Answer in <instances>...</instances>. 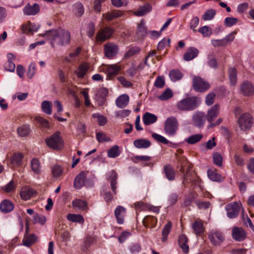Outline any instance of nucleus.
I'll return each mask as SVG.
<instances>
[{"instance_id":"obj_1","label":"nucleus","mask_w":254,"mask_h":254,"mask_svg":"<svg viewBox=\"0 0 254 254\" xmlns=\"http://www.w3.org/2000/svg\"><path fill=\"white\" fill-rule=\"evenodd\" d=\"M43 37L47 38L53 47L57 44L64 46L69 44L70 34L69 31L61 28L46 31L44 34L40 35Z\"/></svg>"},{"instance_id":"obj_2","label":"nucleus","mask_w":254,"mask_h":254,"mask_svg":"<svg viewBox=\"0 0 254 254\" xmlns=\"http://www.w3.org/2000/svg\"><path fill=\"white\" fill-rule=\"evenodd\" d=\"M201 102L200 98L192 96L182 99L177 104V108L182 111H190L197 108Z\"/></svg>"},{"instance_id":"obj_3","label":"nucleus","mask_w":254,"mask_h":254,"mask_svg":"<svg viewBox=\"0 0 254 254\" xmlns=\"http://www.w3.org/2000/svg\"><path fill=\"white\" fill-rule=\"evenodd\" d=\"M178 123L174 117L168 118L165 123L164 130L166 134L170 136H174L178 129Z\"/></svg>"},{"instance_id":"obj_4","label":"nucleus","mask_w":254,"mask_h":254,"mask_svg":"<svg viewBox=\"0 0 254 254\" xmlns=\"http://www.w3.org/2000/svg\"><path fill=\"white\" fill-rule=\"evenodd\" d=\"M59 133V132H56L45 139L46 144L49 147L55 150H60L63 147V141Z\"/></svg>"},{"instance_id":"obj_5","label":"nucleus","mask_w":254,"mask_h":254,"mask_svg":"<svg viewBox=\"0 0 254 254\" xmlns=\"http://www.w3.org/2000/svg\"><path fill=\"white\" fill-rule=\"evenodd\" d=\"M192 87L195 91L203 92L209 89L210 86L204 79L199 76H195L192 79Z\"/></svg>"},{"instance_id":"obj_6","label":"nucleus","mask_w":254,"mask_h":254,"mask_svg":"<svg viewBox=\"0 0 254 254\" xmlns=\"http://www.w3.org/2000/svg\"><path fill=\"white\" fill-rule=\"evenodd\" d=\"M238 124L241 129L243 130L250 129L253 124V119L251 115L248 113L242 114L238 120Z\"/></svg>"},{"instance_id":"obj_7","label":"nucleus","mask_w":254,"mask_h":254,"mask_svg":"<svg viewBox=\"0 0 254 254\" xmlns=\"http://www.w3.org/2000/svg\"><path fill=\"white\" fill-rule=\"evenodd\" d=\"M242 205L237 202H233L226 205L227 215L230 218L236 217L239 213Z\"/></svg>"},{"instance_id":"obj_8","label":"nucleus","mask_w":254,"mask_h":254,"mask_svg":"<svg viewBox=\"0 0 254 254\" xmlns=\"http://www.w3.org/2000/svg\"><path fill=\"white\" fill-rule=\"evenodd\" d=\"M105 55L107 58L112 59L116 57L119 52L118 46L112 42H108L104 46Z\"/></svg>"},{"instance_id":"obj_9","label":"nucleus","mask_w":254,"mask_h":254,"mask_svg":"<svg viewBox=\"0 0 254 254\" xmlns=\"http://www.w3.org/2000/svg\"><path fill=\"white\" fill-rule=\"evenodd\" d=\"M114 30L109 27L101 28L96 34V41L104 42L109 39L113 34Z\"/></svg>"},{"instance_id":"obj_10","label":"nucleus","mask_w":254,"mask_h":254,"mask_svg":"<svg viewBox=\"0 0 254 254\" xmlns=\"http://www.w3.org/2000/svg\"><path fill=\"white\" fill-rule=\"evenodd\" d=\"M208 237L210 242L214 246L220 245L224 240L223 233L217 230L211 231Z\"/></svg>"},{"instance_id":"obj_11","label":"nucleus","mask_w":254,"mask_h":254,"mask_svg":"<svg viewBox=\"0 0 254 254\" xmlns=\"http://www.w3.org/2000/svg\"><path fill=\"white\" fill-rule=\"evenodd\" d=\"M193 124L197 127H202L206 121V115L202 112H196L192 117Z\"/></svg>"},{"instance_id":"obj_12","label":"nucleus","mask_w":254,"mask_h":254,"mask_svg":"<svg viewBox=\"0 0 254 254\" xmlns=\"http://www.w3.org/2000/svg\"><path fill=\"white\" fill-rule=\"evenodd\" d=\"M108 94V90L107 88L103 87L99 89L97 94H96V101L98 102L99 106H103L106 104V98Z\"/></svg>"},{"instance_id":"obj_13","label":"nucleus","mask_w":254,"mask_h":254,"mask_svg":"<svg viewBox=\"0 0 254 254\" xmlns=\"http://www.w3.org/2000/svg\"><path fill=\"white\" fill-rule=\"evenodd\" d=\"M88 171H82L74 179V186L77 189L81 188L83 186L86 178L88 176Z\"/></svg>"},{"instance_id":"obj_14","label":"nucleus","mask_w":254,"mask_h":254,"mask_svg":"<svg viewBox=\"0 0 254 254\" xmlns=\"http://www.w3.org/2000/svg\"><path fill=\"white\" fill-rule=\"evenodd\" d=\"M118 174L115 170H112L108 174V180L110 181L112 191L115 194H117Z\"/></svg>"},{"instance_id":"obj_15","label":"nucleus","mask_w":254,"mask_h":254,"mask_svg":"<svg viewBox=\"0 0 254 254\" xmlns=\"http://www.w3.org/2000/svg\"><path fill=\"white\" fill-rule=\"evenodd\" d=\"M219 113V106L215 104L208 110L206 115V120L209 123V124L212 122Z\"/></svg>"},{"instance_id":"obj_16","label":"nucleus","mask_w":254,"mask_h":254,"mask_svg":"<svg viewBox=\"0 0 254 254\" xmlns=\"http://www.w3.org/2000/svg\"><path fill=\"white\" fill-rule=\"evenodd\" d=\"M232 235L234 240L240 242L245 239L246 233L243 228L235 227L232 230Z\"/></svg>"},{"instance_id":"obj_17","label":"nucleus","mask_w":254,"mask_h":254,"mask_svg":"<svg viewBox=\"0 0 254 254\" xmlns=\"http://www.w3.org/2000/svg\"><path fill=\"white\" fill-rule=\"evenodd\" d=\"M163 174L165 177L170 181H173L175 179L176 173L173 167L170 165H166L163 169Z\"/></svg>"},{"instance_id":"obj_18","label":"nucleus","mask_w":254,"mask_h":254,"mask_svg":"<svg viewBox=\"0 0 254 254\" xmlns=\"http://www.w3.org/2000/svg\"><path fill=\"white\" fill-rule=\"evenodd\" d=\"M126 209L122 206H118L115 210V215L119 224H123L124 221V216Z\"/></svg>"},{"instance_id":"obj_19","label":"nucleus","mask_w":254,"mask_h":254,"mask_svg":"<svg viewBox=\"0 0 254 254\" xmlns=\"http://www.w3.org/2000/svg\"><path fill=\"white\" fill-rule=\"evenodd\" d=\"M13 209L14 205L9 200L4 199L0 204V210L3 213H8L12 211Z\"/></svg>"},{"instance_id":"obj_20","label":"nucleus","mask_w":254,"mask_h":254,"mask_svg":"<svg viewBox=\"0 0 254 254\" xmlns=\"http://www.w3.org/2000/svg\"><path fill=\"white\" fill-rule=\"evenodd\" d=\"M129 96L127 94H124L119 96L116 100V106L120 108L126 107L129 102Z\"/></svg>"},{"instance_id":"obj_21","label":"nucleus","mask_w":254,"mask_h":254,"mask_svg":"<svg viewBox=\"0 0 254 254\" xmlns=\"http://www.w3.org/2000/svg\"><path fill=\"white\" fill-rule=\"evenodd\" d=\"M39 11V6L37 3H34L32 5L27 4L23 8V12L27 15H35Z\"/></svg>"},{"instance_id":"obj_22","label":"nucleus","mask_w":254,"mask_h":254,"mask_svg":"<svg viewBox=\"0 0 254 254\" xmlns=\"http://www.w3.org/2000/svg\"><path fill=\"white\" fill-rule=\"evenodd\" d=\"M178 242L183 252L185 254H188L189 252V246L188 244V239L187 236L184 234L180 235L179 238Z\"/></svg>"},{"instance_id":"obj_23","label":"nucleus","mask_w":254,"mask_h":254,"mask_svg":"<svg viewBox=\"0 0 254 254\" xmlns=\"http://www.w3.org/2000/svg\"><path fill=\"white\" fill-rule=\"evenodd\" d=\"M199 53L198 50L194 47H190L184 55L186 61H190L196 58Z\"/></svg>"},{"instance_id":"obj_24","label":"nucleus","mask_w":254,"mask_h":254,"mask_svg":"<svg viewBox=\"0 0 254 254\" xmlns=\"http://www.w3.org/2000/svg\"><path fill=\"white\" fill-rule=\"evenodd\" d=\"M242 92L246 96L252 95L254 94V88L252 84L249 82H244L241 87Z\"/></svg>"},{"instance_id":"obj_25","label":"nucleus","mask_w":254,"mask_h":254,"mask_svg":"<svg viewBox=\"0 0 254 254\" xmlns=\"http://www.w3.org/2000/svg\"><path fill=\"white\" fill-rule=\"evenodd\" d=\"M101 195L103 197L105 201L109 203L112 201L114 198V195H115L113 192V193L109 190L108 186H105L103 188L101 191Z\"/></svg>"},{"instance_id":"obj_26","label":"nucleus","mask_w":254,"mask_h":254,"mask_svg":"<svg viewBox=\"0 0 254 254\" xmlns=\"http://www.w3.org/2000/svg\"><path fill=\"white\" fill-rule=\"evenodd\" d=\"M142 120L144 125L148 126L155 123L157 120V117L154 114L146 112L144 114Z\"/></svg>"},{"instance_id":"obj_27","label":"nucleus","mask_w":254,"mask_h":254,"mask_svg":"<svg viewBox=\"0 0 254 254\" xmlns=\"http://www.w3.org/2000/svg\"><path fill=\"white\" fill-rule=\"evenodd\" d=\"M36 193L34 190L30 188H23L20 192V196L22 199L27 200L29 199Z\"/></svg>"},{"instance_id":"obj_28","label":"nucleus","mask_w":254,"mask_h":254,"mask_svg":"<svg viewBox=\"0 0 254 254\" xmlns=\"http://www.w3.org/2000/svg\"><path fill=\"white\" fill-rule=\"evenodd\" d=\"M133 144L137 148H147L149 147L151 144L150 141L145 139H138L135 140Z\"/></svg>"},{"instance_id":"obj_29","label":"nucleus","mask_w":254,"mask_h":254,"mask_svg":"<svg viewBox=\"0 0 254 254\" xmlns=\"http://www.w3.org/2000/svg\"><path fill=\"white\" fill-rule=\"evenodd\" d=\"M151 9V5L149 3H146L140 6L137 11L134 12V14L137 16H142L150 12Z\"/></svg>"},{"instance_id":"obj_30","label":"nucleus","mask_w":254,"mask_h":254,"mask_svg":"<svg viewBox=\"0 0 254 254\" xmlns=\"http://www.w3.org/2000/svg\"><path fill=\"white\" fill-rule=\"evenodd\" d=\"M67 219L72 222H76L82 224L84 222L83 216L80 214L69 213L66 216Z\"/></svg>"},{"instance_id":"obj_31","label":"nucleus","mask_w":254,"mask_h":254,"mask_svg":"<svg viewBox=\"0 0 254 254\" xmlns=\"http://www.w3.org/2000/svg\"><path fill=\"white\" fill-rule=\"evenodd\" d=\"M157 219L155 217L151 216H145L143 221L142 223L144 227H148L150 224L152 227H154L156 225Z\"/></svg>"},{"instance_id":"obj_32","label":"nucleus","mask_w":254,"mask_h":254,"mask_svg":"<svg viewBox=\"0 0 254 254\" xmlns=\"http://www.w3.org/2000/svg\"><path fill=\"white\" fill-rule=\"evenodd\" d=\"M23 159V155L20 153H15L11 157L10 163L14 167L19 166Z\"/></svg>"},{"instance_id":"obj_33","label":"nucleus","mask_w":254,"mask_h":254,"mask_svg":"<svg viewBox=\"0 0 254 254\" xmlns=\"http://www.w3.org/2000/svg\"><path fill=\"white\" fill-rule=\"evenodd\" d=\"M229 77L231 85L234 86L237 81V72L234 67H231L229 69Z\"/></svg>"},{"instance_id":"obj_34","label":"nucleus","mask_w":254,"mask_h":254,"mask_svg":"<svg viewBox=\"0 0 254 254\" xmlns=\"http://www.w3.org/2000/svg\"><path fill=\"white\" fill-rule=\"evenodd\" d=\"M140 51V48L137 46H134L129 48L124 54V59H127L136 54Z\"/></svg>"},{"instance_id":"obj_35","label":"nucleus","mask_w":254,"mask_h":254,"mask_svg":"<svg viewBox=\"0 0 254 254\" xmlns=\"http://www.w3.org/2000/svg\"><path fill=\"white\" fill-rule=\"evenodd\" d=\"M88 68V65L87 64H81L75 71V73L79 78H82L86 73Z\"/></svg>"},{"instance_id":"obj_36","label":"nucleus","mask_w":254,"mask_h":254,"mask_svg":"<svg viewBox=\"0 0 254 254\" xmlns=\"http://www.w3.org/2000/svg\"><path fill=\"white\" fill-rule=\"evenodd\" d=\"M51 171L53 176L55 179L60 177L63 173V169L58 165H55L51 167Z\"/></svg>"},{"instance_id":"obj_37","label":"nucleus","mask_w":254,"mask_h":254,"mask_svg":"<svg viewBox=\"0 0 254 254\" xmlns=\"http://www.w3.org/2000/svg\"><path fill=\"white\" fill-rule=\"evenodd\" d=\"M72 205L74 208L81 210H85L87 206L86 202L85 201L79 199L73 200Z\"/></svg>"},{"instance_id":"obj_38","label":"nucleus","mask_w":254,"mask_h":254,"mask_svg":"<svg viewBox=\"0 0 254 254\" xmlns=\"http://www.w3.org/2000/svg\"><path fill=\"white\" fill-rule=\"evenodd\" d=\"M203 137L201 134H195L190 136L186 141L190 144H194L200 141Z\"/></svg>"},{"instance_id":"obj_39","label":"nucleus","mask_w":254,"mask_h":254,"mask_svg":"<svg viewBox=\"0 0 254 254\" xmlns=\"http://www.w3.org/2000/svg\"><path fill=\"white\" fill-rule=\"evenodd\" d=\"M30 128L28 125L22 126L17 129V132L18 135L21 137H26L30 133Z\"/></svg>"},{"instance_id":"obj_40","label":"nucleus","mask_w":254,"mask_h":254,"mask_svg":"<svg viewBox=\"0 0 254 254\" xmlns=\"http://www.w3.org/2000/svg\"><path fill=\"white\" fill-rule=\"evenodd\" d=\"M192 228L196 235H200L203 232L204 227L201 221H196L192 225Z\"/></svg>"},{"instance_id":"obj_41","label":"nucleus","mask_w":254,"mask_h":254,"mask_svg":"<svg viewBox=\"0 0 254 254\" xmlns=\"http://www.w3.org/2000/svg\"><path fill=\"white\" fill-rule=\"evenodd\" d=\"M31 167L34 173L38 175L41 173L40 163L37 159L34 158L31 160Z\"/></svg>"},{"instance_id":"obj_42","label":"nucleus","mask_w":254,"mask_h":254,"mask_svg":"<svg viewBox=\"0 0 254 254\" xmlns=\"http://www.w3.org/2000/svg\"><path fill=\"white\" fill-rule=\"evenodd\" d=\"M169 76L171 80L175 82L181 79L183 77V74L180 70L174 69L170 71Z\"/></svg>"},{"instance_id":"obj_43","label":"nucleus","mask_w":254,"mask_h":254,"mask_svg":"<svg viewBox=\"0 0 254 254\" xmlns=\"http://www.w3.org/2000/svg\"><path fill=\"white\" fill-rule=\"evenodd\" d=\"M121 67L117 64L109 65L107 67V71L109 75H115L118 74Z\"/></svg>"},{"instance_id":"obj_44","label":"nucleus","mask_w":254,"mask_h":254,"mask_svg":"<svg viewBox=\"0 0 254 254\" xmlns=\"http://www.w3.org/2000/svg\"><path fill=\"white\" fill-rule=\"evenodd\" d=\"M36 241V237L34 234H31L28 236H25L23 240V245L29 247Z\"/></svg>"},{"instance_id":"obj_45","label":"nucleus","mask_w":254,"mask_h":254,"mask_svg":"<svg viewBox=\"0 0 254 254\" xmlns=\"http://www.w3.org/2000/svg\"><path fill=\"white\" fill-rule=\"evenodd\" d=\"M121 154V151L118 145H114L108 151V156L110 158H115Z\"/></svg>"},{"instance_id":"obj_46","label":"nucleus","mask_w":254,"mask_h":254,"mask_svg":"<svg viewBox=\"0 0 254 254\" xmlns=\"http://www.w3.org/2000/svg\"><path fill=\"white\" fill-rule=\"evenodd\" d=\"M146 33V28L145 25V22L142 20L138 25L136 31V34L139 37L144 36Z\"/></svg>"},{"instance_id":"obj_47","label":"nucleus","mask_w":254,"mask_h":254,"mask_svg":"<svg viewBox=\"0 0 254 254\" xmlns=\"http://www.w3.org/2000/svg\"><path fill=\"white\" fill-rule=\"evenodd\" d=\"M172 228V223L169 221L167 224L164 227L162 231V241L165 242L167 239V236L169 234L171 229Z\"/></svg>"},{"instance_id":"obj_48","label":"nucleus","mask_w":254,"mask_h":254,"mask_svg":"<svg viewBox=\"0 0 254 254\" xmlns=\"http://www.w3.org/2000/svg\"><path fill=\"white\" fill-rule=\"evenodd\" d=\"M42 111L48 115L52 114L51 103L48 101H44L41 104Z\"/></svg>"},{"instance_id":"obj_49","label":"nucleus","mask_w":254,"mask_h":254,"mask_svg":"<svg viewBox=\"0 0 254 254\" xmlns=\"http://www.w3.org/2000/svg\"><path fill=\"white\" fill-rule=\"evenodd\" d=\"M74 14L77 17L81 16L84 13V8L81 3H76L74 5Z\"/></svg>"},{"instance_id":"obj_50","label":"nucleus","mask_w":254,"mask_h":254,"mask_svg":"<svg viewBox=\"0 0 254 254\" xmlns=\"http://www.w3.org/2000/svg\"><path fill=\"white\" fill-rule=\"evenodd\" d=\"M173 95L172 91L168 88L159 96V99L162 101H165L171 98Z\"/></svg>"},{"instance_id":"obj_51","label":"nucleus","mask_w":254,"mask_h":254,"mask_svg":"<svg viewBox=\"0 0 254 254\" xmlns=\"http://www.w3.org/2000/svg\"><path fill=\"white\" fill-rule=\"evenodd\" d=\"M152 137L157 142L164 144H168L169 142V141L165 137L156 133H152Z\"/></svg>"},{"instance_id":"obj_52","label":"nucleus","mask_w":254,"mask_h":254,"mask_svg":"<svg viewBox=\"0 0 254 254\" xmlns=\"http://www.w3.org/2000/svg\"><path fill=\"white\" fill-rule=\"evenodd\" d=\"M216 14L215 10L211 9L206 11L202 16L203 20H210L213 18Z\"/></svg>"},{"instance_id":"obj_53","label":"nucleus","mask_w":254,"mask_h":254,"mask_svg":"<svg viewBox=\"0 0 254 254\" xmlns=\"http://www.w3.org/2000/svg\"><path fill=\"white\" fill-rule=\"evenodd\" d=\"M208 176L209 178L213 181L220 182L221 180V175L212 171H208Z\"/></svg>"},{"instance_id":"obj_54","label":"nucleus","mask_w":254,"mask_h":254,"mask_svg":"<svg viewBox=\"0 0 254 254\" xmlns=\"http://www.w3.org/2000/svg\"><path fill=\"white\" fill-rule=\"evenodd\" d=\"M46 221V218L43 215L35 214L34 216L33 222L43 225Z\"/></svg>"},{"instance_id":"obj_55","label":"nucleus","mask_w":254,"mask_h":254,"mask_svg":"<svg viewBox=\"0 0 254 254\" xmlns=\"http://www.w3.org/2000/svg\"><path fill=\"white\" fill-rule=\"evenodd\" d=\"M15 189V184L14 181L12 180L10 181L7 184L2 188V190L6 192H9Z\"/></svg>"},{"instance_id":"obj_56","label":"nucleus","mask_w":254,"mask_h":254,"mask_svg":"<svg viewBox=\"0 0 254 254\" xmlns=\"http://www.w3.org/2000/svg\"><path fill=\"white\" fill-rule=\"evenodd\" d=\"M216 95L214 92L209 93L205 97V104L207 106H211L214 102Z\"/></svg>"},{"instance_id":"obj_57","label":"nucleus","mask_w":254,"mask_h":254,"mask_svg":"<svg viewBox=\"0 0 254 254\" xmlns=\"http://www.w3.org/2000/svg\"><path fill=\"white\" fill-rule=\"evenodd\" d=\"M213 163L218 166H221L222 165L223 157L218 153H215L213 156Z\"/></svg>"},{"instance_id":"obj_58","label":"nucleus","mask_w":254,"mask_h":254,"mask_svg":"<svg viewBox=\"0 0 254 254\" xmlns=\"http://www.w3.org/2000/svg\"><path fill=\"white\" fill-rule=\"evenodd\" d=\"M165 85V79L163 76H158L154 82V85L157 88H162Z\"/></svg>"},{"instance_id":"obj_59","label":"nucleus","mask_w":254,"mask_h":254,"mask_svg":"<svg viewBox=\"0 0 254 254\" xmlns=\"http://www.w3.org/2000/svg\"><path fill=\"white\" fill-rule=\"evenodd\" d=\"M36 70L35 64L34 63H31L29 66V69L27 73V77L29 78H31L35 73Z\"/></svg>"},{"instance_id":"obj_60","label":"nucleus","mask_w":254,"mask_h":254,"mask_svg":"<svg viewBox=\"0 0 254 254\" xmlns=\"http://www.w3.org/2000/svg\"><path fill=\"white\" fill-rule=\"evenodd\" d=\"M198 32L201 33L204 37H208L211 34L210 28L207 26H204L198 29Z\"/></svg>"},{"instance_id":"obj_61","label":"nucleus","mask_w":254,"mask_h":254,"mask_svg":"<svg viewBox=\"0 0 254 254\" xmlns=\"http://www.w3.org/2000/svg\"><path fill=\"white\" fill-rule=\"evenodd\" d=\"M238 21V19L234 17H226L224 20V24L227 27H231Z\"/></svg>"},{"instance_id":"obj_62","label":"nucleus","mask_w":254,"mask_h":254,"mask_svg":"<svg viewBox=\"0 0 254 254\" xmlns=\"http://www.w3.org/2000/svg\"><path fill=\"white\" fill-rule=\"evenodd\" d=\"M36 120L43 127L45 128H49L50 127V123L46 119L41 117H37Z\"/></svg>"},{"instance_id":"obj_63","label":"nucleus","mask_w":254,"mask_h":254,"mask_svg":"<svg viewBox=\"0 0 254 254\" xmlns=\"http://www.w3.org/2000/svg\"><path fill=\"white\" fill-rule=\"evenodd\" d=\"M170 42V40L169 39H163L161 41H160L157 46V49L158 50H161L164 49L167 45H169Z\"/></svg>"},{"instance_id":"obj_64","label":"nucleus","mask_w":254,"mask_h":254,"mask_svg":"<svg viewBox=\"0 0 254 254\" xmlns=\"http://www.w3.org/2000/svg\"><path fill=\"white\" fill-rule=\"evenodd\" d=\"M96 119H97V122L99 125L100 126H103L105 125L107 122V118L102 115L96 114Z\"/></svg>"}]
</instances>
